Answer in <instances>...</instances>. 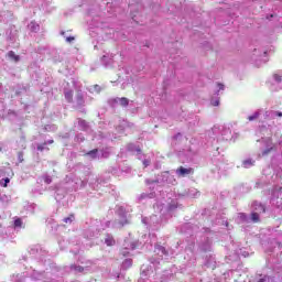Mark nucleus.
<instances>
[{
	"label": "nucleus",
	"mask_w": 282,
	"mask_h": 282,
	"mask_svg": "<svg viewBox=\"0 0 282 282\" xmlns=\"http://www.w3.org/2000/svg\"><path fill=\"white\" fill-rule=\"evenodd\" d=\"M193 173H195V170L193 167H184V166H180L176 170V175H178V177H186V175H193Z\"/></svg>",
	"instance_id": "nucleus-1"
},
{
	"label": "nucleus",
	"mask_w": 282,
	"mask_h": 282,
	"mask_svg": "<svg viewBox=\"0 0 282 282\" xmlns=\"http://www.w3.org/2000/svg\"><path fill=\"white\" fill-rule=\"evenodd\" d=\"M8 58H10L11 61H14V63H19V61H21V56L17 55L14 51L8 52Z\"/></svg>",
	"instance_id": "nucleus-2"
},
{
	"label": "nucleus",
	"mask_w": 282,
	"mask_h": 282,
	"mask_svg": "<svg viewBox=\"0 0 282 282\" xmlns=\"http://www.w3.org/2000/svg\"><path fill=\"white\" fill-rule=\"evenodd\" d=\"M254 210H259V213H265V206L261 203H253Z\"/></svg>",
	"instance_id": "nucleus-3"
},
{
	"label": "nucleus",
	"mask_w": 282,
	"mask_h": 282,
	"mask_svg": "<svg viewBox=\"0 0 282 282\" xmlns=\"http://www.w3.org/2000/svg\"><path fill=\"white\" fill-rule=\"evenodd\" d=\"M29 29H30L31 32H39V30H41V26L39 25V23L32 21L29 24Z\"/></svg>",
	"instance_id": "nucleus-4"
},
{
	"label": "nucleus",
	"mask_w": 282,
	"mask_h": 282,
	"mask_svg": "<svg viewBox=\"0 0 282 282\" xmlns=\"http://www.w3.org/2000/svg\"><path fill=\"white\" fill-rule=\"evenodd\" d=\"M105 243H106V246H109V247L116 246V239H113L112 236H107L105 238Z\"/></svg>",
	"instance_id": "nucleus-5"
},
{
	"label": "nucleus",
	"mask_w": 282,
	"mask_h": 282,
	"mask_svg": "<svg viewBox=\"0 0 282 282\" xmlns=\"http://www.w3.org/2000/svg\"><path fill=\"white\" fill-rule=\"evenodd\" d=\"M251 220L253 221V224H259L261 221V218L259 216V213H251Z\"/></svg>",
	"instance_id": "nucleus-6"
},
{
	"label": "nucleus",
	"mask_w": 282,
	"mask_h": 282,
	"mask_svg": "<svg viewBox=\"0 0 282 282\" xmlns=\"http://www.w3.org/2000/svg\"><path fill=\"white\" fill-rule=\"evenodd\" d=\"M85 155H89L93 160H96L98 155V149L90 150Z\"/></svg>",
	"instance_id": "nucleus-7"
},
{
	"label": "nucleus",
	"mask_w": 282,
	"mask_h": 282,
	"mask_svg": "<svg viewBox=\"0 0 282 282\" xmlns=\"http://www.w3.org/2000/svg\"><path fill=\"white\" fill-rule=\"evenodd\" d=\"M65 99L67 100V102H72L73 98H74V93L72 90H68L64 94Z\"/></svg>",
	"instance_id": "nucleus-8"
},
{
	"label": "nucleus",
	"mask_w": 282,
	"mask_h": 282,
	"mask_svg": "<svg viewBox=\"0 0 282 282\" xmlns=\"http://www.w3.org/2000/svg\"><path fill=\"white\" fill-rule=\"evenodd\" d=\"M70 269H73L75 272H85V268L76 264H72Z\"/></svg>",
	"instance_id": "nucleus-9"
},
{
	"label": "nucleus",
	"mask_w": 282,
	"mask_h": 282,
	"mask_svg": "<svg viewBox=\"0 0 282 282\" xmlns=\"http://www.w3.org/2000/svg\"><path fill=\"white\" fill-rule=\"evenodd\" d=\"M243 167L245 169H249V166H254V161H252V160H246V161H243Z\"/></svg>",
	"instance_id": "nucleus-10"
},
{
	"label": "nucleus",
	"mask_w": 282,
	"mask_h": 282,
	"mask_svg": "<svg viewBox=\"0 0 282 282\" xmlns=\"http://www.w3.org/2000/svg\"><path fill=\"white\" fill-rule=\"evenodd\" d=\"M121 107H128L129 106V99L127 97H122L119 99Z\"/></svg>",
	"instance_id": "nucleus-11"
},
{
	"label": "nucleus",
	"mask_w": 282,
	"mask_h": 282,
	"mask_svg": "<svg viewBox=\"0 0 282 282\" xmlns=\"http://www.w3.org/2000/svg\"><path fill=\"white\" fill-rule=\"evenodd\" d=\"M1 186H3V188H8V184H10V180L7 177L4 180L0 181Z\"/></svg>",
	"instance_id": "nucleus-12"
},
{
	"label": "nucleus",
	"mask_w": 282,
	"mask_h": 282,
	"mask_svg": "<svg viewBox=\"0 0 282 282\" xmlns=\"http://www.w3.org/2000/svg\"><path fill=\"white\" fill-rule=\"evenodd\" d=\"M46 145H47V142H44L43 144L37 145V151H45Z\"/></svg>",
	"instance_id": "nucleus-13"
},
{
	"label": "nucleus",
	"mask_w": 282,
	"mask_h": 282,
	"mask_svg": "<svg viewBox=\"0 0 282 282\" xmlns=\"http://www.w3.org/2000/svg\"><path fill=\"white\" fill-rule=\"evenodd\" d=\"M74 217V215L72 214L70 216L64 218V224H72V218Z\"/></svg>",
	"instance_id": "nucleus-14"
},
{
	"label": "nucleus",
	"mask_w": 282,
	"mask_h": 282,
	"mask_svg": "<svg viewBox=\"0 0 282 282\" xmlns=\"http://www.w3.org/2000/svg\"><path fill=\"white\" fill-rule=\"evenodd\" d=\"M120 252H121L122 257H129V251L127 250V248L121 249Z\"/></svg>",
	"instance_id": "nucleus-15"
},
{
	"label": "nucleus",
	"mask_w": 282,
	"mask_h": 282,
	"mask_svg": "<svg viewBox=\"0 0 282 282\" xmlns=\"http://www.w3.org/2000/svg\"><path fill=\"white\" fill-rule=\"evenodd\" d=\"M45 184H50L52 182V176H44Z\"/></svg>",
	"instance_id": "nucleus-16"
},
{
	"label": "nucleus",
	"mask_w": 282,
	"mask_h": 282,
	"mask_svg": "<svg viewBox=\"0 0 282 282\" xmlns=\"http://www.w3.org/2000/svg\"><path fill=\"white\" fill-rule=\"evenodd\" d=\"M273 78H274V80H276V83H281V80H282V78H281V76L280 75H273Z\"/></svg>",
	"instance_id": "nucleus-17"
},
{
	"label": "nucleus",
	"mask_w": 282,
	"mask_h": 282,
	"mask_svg": "<svg viewBox=\"0 0 282 282\" xmlns=\"http://www.w3.org/2000/svg\"><path fill=\"white\" fill-rule=\"evenodd\" d=\"M21 224H22V221L20 218L14 220V226L19 227V226H21Z\"/></svg>",
	"instance_id": "nucleus-18"
},
{
	"label": "nucleus",
	"mask_w": 282,
	"mask_h": 282,
	"mask_svg": "<svg viewBox=\"0 0 282 282\" xmlns=\"http://www.w3.org/2000/svg\"><path fill=\"white\" fill-rule=\"evenodd\" d=\"M66 41H67V43H72V41H75V37L74 36H68V37H66Z\"/></svg>",
	"instance_id": "nucleus-19"
},
{
	"label": "nucleus",
	"mask_w": 282,
	"mask_h": 282,
	"mask_svg": "<svg viewBox=\"0 0 282 282\" xmlns=\"http://www.w3.org/2000/svg\"><path fill=\"white\" fill-rule=\"evenodd\" d=\"M256 118H257V116H250V117L248 118V120L252 121V120H256Z\"/></svg>",
	"instance_id": "nucleus-20"
},
{
	"label": "nucleus",
	"mask_w": 282,
	"mask_h": 282,
	"mask_svg": "<svg viewBox=\"0 0 282 282\" xmlns=\"http://www.w3.org/2000/svg\"><path fill=\"white\" fill-rule=\"evenodd\" d=\"M219 89H224V85L223 84H218Z\"/></svg>",
	"instance_id": "nucleus-21"
},
{
	"label": "nucleus",
	"mask_w": 282,
	"mask_h": 282,
	"mask_svg": "<svg viewBox=\"0 0 282 282\" xmlns=\"http://www.w3.org/2000/svg\"><path fill=\"white\" fill-rule=\"evenodd\" d=\"M276 116H279V118H282V112H276Z\"/></svg>",
	"instance_id": "nucleus-22"
},
{
	"label": "nucleus",
	"mask_w": 282,
	"mask_h": 282,
	"mask_svg": "<svg viewBox=\"0 0 282 282\" xmlns=\"http://www.w3.org/2000/svg\"><path fill=\"white\" fill-rule=\"evenodd\" d=\"M124 263H129V265H131V260H126Z\"/></svg>",
	"instance_id": "nucleus-23"
},
{
	"label": "nucleus",
	"mask_w": 282,
	"mask_h": 282,
	"mask_svg": "<svg viewBox=\"0 0 282 282\" xmlns=\"http://www.w3.org/2000/svg\"><path fill=\"white\" fill-rule=\"evenodd\" d=\"M47 143L48 144H54V140H50Z\"/></svg>",
	"instance_id": "nucleus-24"
},
{
	"label": "nucleus",
	"mask_w": 282,
	"mask_h": 282,
	"mask_svg": "<svg viewBox=\"0 0 282 282\" xmlns=\"http://www.w3.org/2000/svg\"><path fill=\"white\" fill-rule=\"evenodd\" d=\"M269 152H270V150H265L264 151V155H268Z\"/></svg>",
	"instance_id": "nucleus-25"
},
{
	"label": "nucleus",
	"mask_w": 282,
	"mask_h": 282,
	"mask_svg": "<svg viewBox=\"0 0 282 282\" xmlns=\"http://www.w3.org/2000/svg\"><path fill=\"white\" fill-rule=\"evenodd\" d=\"M258 282H265V279L262 278Z\"/></svg>",
	"instance_id": "nucleus-26"
},
{
	"label": "nucleus",
	"mask_w": 282,
	"mask_h": 282,
	"mask_svg": "<svg viewBox=\"0 0 282 282\" xmlns=\"http://www.w3.org/2000/svg\"><path fill=\"white\" fill-rule=\"evenodd\" d=\"M218 105H219V101H216L215 107H217Z\"/></svg>",
	"instance_id": "nucleus-27"
},
{
	"label": "nucleus",
	"mask_w": 282,
	"mask_h": 282,
	"mask_svg": "<svg viewBox=\"0 0 282 282\" xmlns=\"http://www.w3.org/2000/svg\"><path fill=\"white\" fill-rule=\"evenodd\" d=\"M242 217H245L246 215L245 214H240Z\"/></svg>",
	"instance_id": "nucleus-28"
}]
</instances>
